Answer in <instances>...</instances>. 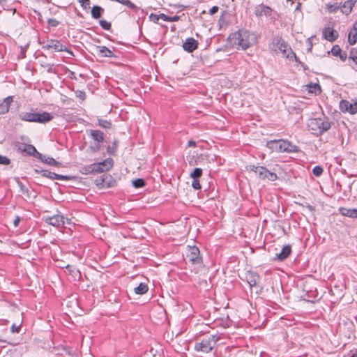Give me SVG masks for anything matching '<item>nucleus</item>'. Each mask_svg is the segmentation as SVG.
Instances as JSON below:
<instances>
[{"label":"nucleus","mask_w":357,"mask_h":357,"mask_svg":"<svg viewBox=\"0 0 357 357\" xmlns=\"http://www.w3.org/2000/svg\"><path fill=\"white\" fill-rule=\"evenodd\" d=\"M230 43L236 46L238 49L246 50L257 43V38L255 33L246 29H239L232 33L229 36Z\"/></svg>","instance_id":"nucleus-1"},{"label":"nucleus","mask_w":357,"mask_h":357,"mask_svg":"<svg viewBox=\"0 0 357 357\" xmlns=\"http://www.w3.org/2000/svg\"><path fill=\"white\" fill-rule=\"evenodd\" d=\"M271 46V49L273 51L276 52H280L284 57L290 60H292L294 58L296 61H298L296 54L282 36L279 35L274 36L272 39Z\"/></svg>","instance_id":"nucleus-2"},{"label":"nucleus","mask_w":357,"mask_h":357,"mask_svg":"<svg viewBox=\"0 0 357 357\" xmlns=\"http://www.w3.org/2000/svg\"><path fill=\"white\" fill-rule=\"evenodd\" d=\"M247 169L256 174L259 179H268L270 181H275L278 179L275 173L270 172L266 167L263 166L249 165Z\"/></svg>","instance_id":"nucleus-3"},{"label":"nucleus","mask_w":357,"mask_h":357,"mask_svg":"<svg viewBox=\"0 0 357 357\" xmlns=\"http://www.w3.org/2000/svg\"><path fill=\"white\" fill-rule=\"evenodd\" d=\"M309 128L316 132L317 135H321L324 132L328 131L331 126V123L327 120L321 118H315L310 120L308 123Z\"/></svg>","instance_id":"nucleus-4"},{"label":"nucleus","mask_w":357,"mask_h":357,"mask_svg":"<svg viewBox=\"0 0 357 357\" xmlns=\"http://www.w3.org/2000/svg\"><path fill=\"white\" fill-rule=\"evenodd\" d=\"M218 338L215 335H211L204 338L200 342L195 344V349L197 351L208 353L212 351L216 344Z\"/></svg>","instance_id":"nucleus-5"},{"label":"nucleus","mask_w":357,"mask_h":357,"mask_svg":"<svg viewBox=\"0 0 357 357\" xmlns=\"http://www.w3.org/2000/svg\"><path fill=\"white\" fill-rule=\"evenodd\" d=\"M186 256L192 264H202V257H201L200 251L197 246H188Z\"/></svg>","instance_id":"nucleus-6"},{"label":"nucleus","mask_w":357,"mask_h":357,"mask_svg":"<svg viewBox=\"0 0 357 357\" xmlns=\"http://www.w3.org/2000/svg\"><path fill=\"white\" fill-rule=\"evenodd\" d=\"M41 174L43 177L48 178L51 180H64V181H73L75 179V176H68V175H61L54 172H52L47 169H42L40 171Z\"/></svg>","instance_id":"nucleus-7"},{"label":"nucleus","mask_w":357,"mask_h":357,"mask_svg":"<svg viewBox=\"0 0 357 357\" xmlns=\"http://www.w3.org/2000/svg\"><path fill=\"white\" fill-rule=\"evenodd\" d=\"M43 48L47 50L52 49L55 52L67 51V47L61 44L60 41L57 40H48L47 44L43 46Z\"/></svg>","instance_id":"nucleus-8"},{"label":"nucleus","mask_w":357,"mask_h":357,"mask_svg":"<svg viewBox=\"0 0 357 357\" xmlns=\"http://www.w3.org/2000/svg\"><path fill=\"white\" fill-rule=\"evenodd\" d=\"M53 118L54 116L47 112H34L33 122L44 124L52 121Z\"/></svg>","instance_id":"nucleus-9"},{"label":"nucleus","mask_w":357,"mask_h":357,"mask_svg":"<svg viewBox=\"0 0 357 357\" xmlns=\"http://www.w3.org/2000/svg\"><path fill=\"white\" fill-rule=\"evenodd\" d=\"M95 183L99 188H103L114 186L116 181L112 178L111 176H106L105 177L100 179H96Z\"/></svg>","instance_id":"nucleus-10"},{"label":"nucleus","mask_w":357,"mask_h":357,"mask_svg":"<svg viewBox=\"0 0 357 357\" xmlns=\"http://www.w3.org/2000/svg\"><path fill=\"white\" fill-rule=\"evenodd\" d=\"M272 11L269 6L261 3L255 8V14L257 17H269L271 15Z\"/></svg>","instance_id":"nucleus-11"},{"label":"nucleus","mask_w":357,"mask_h":357,"mask_svg":"<svg viewBox=\"0 0 357 357\" xmlns=\"http://www.w3.org/2000/svg\"><path fill=\"white\" fill-rule=\"evenodd\" d=\"M198 47V42L193 38H188L183 44V48L187 52L191 53Z\"/></svg>","instance_id":"nucleus-12"},{"label":"nucleus","mask_w":357,"mask_h":357,"mask_svg":"<svg viewBox=\"0 0 357 357\" xmlns=\"http://www.w3.org/2000/svg\"><path fill=\"white\" fill-rule=\"evenodd\" d=\"M291 253V246L287 244L282 248L279 253H277L275 259L283 261H284Z\"/></svg>","instance_id":"nucleus-13"},{"label":"nucleus","mask_w":357,"mask_h":357,"mask_svg":"<svg viewBox=\"0 0 357 357\" xmlns=\"http://www.w3.org/2000/svg\"><path fill=\"white\" fill-rule=\"evenodd\" d=\"M46 222L54 227H60L63 225L64 217L62 215L56 214L46 219Z\"/></svg>","instance_id":"nucleus-14"},{"label":"nucleus","mask_w":357,"mask_h":357,"mask_svg":"<svg viewBox=\"0 0 357 357\" xmlns=\"http://www.w3.org/2000/svg\"><path fill=\"white\" fill-rule=\"evenodd\" d=\"M13 102L12 96H8L3 100H0V114H4L9 110L10 104Z\"/></svg>","instance_id":"nucleus-15"},{"label":"nucleus","mask_w":357,"mask_h":357,"mask_svg":"<svg viewBox=\"0 0 357 357\" xmlns=\"http://www.w3.org/2000/svg\"><path fill=\"white\" fill-rule=\"evenodd\" d=\"M96 165H98L100 168H97L98 169L100 170L98 172V173H101L103 172L109 171L110 169L112 168L114 165V160L111 158H108L105 159V160L97 163Z\"/></svg>","instance_id":"nucleus-16"},{"label":"nucleus","mask_w":357,"mask_h":357,"mask_svg":"<svg viewBox=\"0 0 357 357\" xmlns=\"http://www.w3.org/2000/svg\"><path fill=\"white\" fill-rule=\"evenodd\" d=\"M323 36L326 40L333 42L338 38V33L337 31L328 27L323 30Z\"/></svg>","instance_id":"nucleus-17"},{"label":"nucleus","mask_w":357,"mask_h":357,"mask_svg":"<svg viewBox=\"0 0 357 357\" xmlns=\"http://www.w3.org/2000/svg\"><path fill=\"white\" fill-rule=\"evenodd\" d=\"M330 53H331L334 56H338L342 61H345L347 58V52L342 51L337 45H335L332 47L331 50L328 52V54Z\"/></svg>","instance_id":"nucleus-18"},{"label":"nucleus","mask_w":357,"mask_h":357,"mask_svg":"<svg viewBox=\"0 0 357 357\" xmlns=\"http://www.w3.org/2000/svg\"><path fill=\"white\" fill-rule=\"evenodd\" d=\"M22 151L25 152L27 155L33 156L38 159L41 158L42 153H39L34 146L31 144H27L24 146L23 149H21Z\"/></svg>","instance_id":"nucleus-19"},{"label":"nucleus","mask_w":357,"mask_h":357,"mask_svg":"<svg viewBox=\"0 0 357 357\" xmlns=\"http://www.w3.org/2000/svg\"><path fill=\"white\" fill-rule=\"evenodd\" d=\"M245 277L250 287L256 286L257 281L259 279V275L252 271H248L245 273Z\"/></svg>","instance_id":"nucleus-20"},{"label":"nucleus","mask_w":357,"mask_h":357,"mask_svg":"<svg viewBox=\"0 0 357 357\" xmlns=\"http://www.w3.org/2000/svg\"><path fill=\"white\" fill-rule=\"evenodd\" d=\"M96 50H97V54L99 56L109 57V58L116 57V56L114 55L113 52H112L109 49H108L105 46H97Z\"/></svg>","instance_id":"nucleus-21"},{"label":"nucleus","mask_w":357,"mask_h":357,"mask_svg":"<svg viewBox=\"0 0 357 357\" xmlns=\"http://www.w3.org/2000/svg\"><path fill=\"white\" fill-rule=\"evenodd\" d=\"M96 168H100L98 165H96V163L91 164L90 165H86L84 167H82L80 169V172L82 174H98L99 169Z\"/></svg>","instance_id":"nucleus-22"},{"label":"nucleus","mask_w":357,"mask_h":357,"mask_svg":"<svg viewBox=\"0 0 357 357\" xmlns=\"http://www.w3.org/2000/svg\"><path fill=\"white\" fill-rule=\"evenodd\" d=\"M282 144H283V151L286 153H297L299 149L298 147L289 141L283 140L282 141Z\"/></svg>","instance_id":"nucleus-23"},{"label":"nucleus","mask_w":357,"mask_h":357,"mask_svg":"<svg viewBox=\"0 0 357 357\" xmlns=\"http://www.w3.org/2000/svg\"><path fill=\"white\" fill-rule=\"evenodd\" d=\"M90 137L96 142V143H101L104 141V133L98 130H91Z\"/></svg>","instance_id":"nucleus-24"},{"label":"nucleus","mask_w":357,"mask_h":357,"mask_svg":"<svg viewBox=\"0 0 357 357\" xmlns=\"http://www.w3.org/2000/svg\"><path fill=\"white\" fill-rule=\"evenodd\" d=\"M356 1L347 0L346 1L341 7V11L342 13L349 15L351 13L352 8L354 6Z\"/></svg>","instance_id":"nucleus-25"},{"label":"nucleus","mask_w":357,"mask_h":357,"mask_svg":"<svg viewBox=\"0 0 357 357\" xmlns=\"http://www.w3.org/2000/svg\"><path fill=\"white\" fill-rule=\"evenodd\" d=\"M39 160L45 163V164H47L49 165H51V166H54V167H62V165L61 162L55 160L52 157H46L45 155H43L42 154V157L41 158H39Z\"/></svg>","instance_id":"nucleus-26"},{"label":"nucleus","mask_w":357,"mask_h":357,"mask_svg":"<svg viewBox=\"0 0 357 357\" xmlns=\"http://www.w3.org/2000/svg\"><path fill=\"white\" fill-rule=\"evenodd\" d=\"M340 211L344 216L357 218V209L356 208H340Z\"/></svg>","instance_id":"nucleus-27"},{"label":"nucleus","mask_w":357,"mask_h":357,"mask_svg":"<svg viewBox=\"0 0 357 357\" xmlns=\"http://www.w3.org/2000/svg\"><path fill=\"white\" fill-rule=\"evenodd\" d=\"M105 10L100 6H93L91 8V16L94 19H99L101 17Z\"/></svg>","instance_id":"nucleus-28"},{"label":"nucleus","mask_w":357,"mask_h":357,"mask_svg":"<svg viewBox=\"0 0 357 357\" xmlns=\"http://www.w3.org/2000/svg\"><path fill=\"white\" fill-rule=\"evenodd\" d=\"M357 42V29L355 27H352L349 33L348 43L351 45H354Z\"/></svg>","instance_id":"nucleus-29"},{"label":"nucleus","mask_w":357,"mask_h":357,"mask_svg":"<svg viewBox=\"0 0 357 357\" xmlns=\"http://www.w3.org/2000/svg\"><path fill=\"white\" fill-rule=\"evenodd\" d=\"M149 290L148 285L146 283L141 282L137 287L134 289V292L136 294L143 295L146 294Z\"/></svg>","instance_id":"nucleus-30"},{"label":"nucleus","mask_w":357,"mask_h":357,"mask_svg":"<svg viewBox=\"0 0 357 357\" xmlns=\"http://www.w3.org/2000/svg\"><path fill=\"white\" fill-rule=\"evenodd\" d=\"M20 119L24 121L33 122L34 112H22L20 114Z\"/></svg>","instance_id":"nucleus-31"},{"label":"nucleus","mask_w":357,"mask_h":357,"mask_svg":"<svg viewBox=\"0 0 357 357\" xmlns=\"http://www.w3.org/2000/svg\"><path fill=\"white\" fill-rule=\"evenodd\" d=\"M118 144H119V141L118 140H114L112 142V146H107V152L109 155H114L116 154V149H117Z\"/></svg>","instance_id":"nucleus-32"},{"label":"nucleus","mask_w":357,"mask_h":357,"mask_svg":"<svg viewBox=\"0 0 357 357\" xmlns=\"http://www.w3.org/2000/svg\"><path fill=\"white\" fill-rule=\"evenodd\" d=\"M202 172H203L201 168L196 167L190 173V176L192 179H199V178L202 176Z\"/></svg>","instance_id":"nucleus-33"},{"label":"nucleus","mask_w":357,"mask_h":357,"mask_svg":"<svg viewBox=\"0 0 357 357\" xmlns=\"http://www.w3.org/2000/svg\"><path fill=\"white\" fill-rule=\"evenodd\" d=\"M309 92L314 93V94H319L321 92V86L319 84H313L309 85Z\"/></svg>","instance_id":"nucleus-34"},{"label":"nucleus","mask_w":357,"mask_h":357,"mask_svg":"<svg viewBox=\"0 0 357 357\" xmlns=\"http://www.w3.org/2000/svg\"><path fill=\"white\" fill-rule=\"evenodd\" d=\"M278 144H279V139L278 140L274 139V140H271V141L267 142L266 146L272 151H277L278 148Z\"/></svg>","instance_id":"nucleus-35"},{"label":"nucleus","mask_w":357,"mask_h":357,"mask_svg":"<svg viewBox=\"0 0 357 357\" xmlns=\"http://www.w3.org/2000/svg\"><path fill=\"white\" fill-rule=\"evenodd\" d=\"M146 185L144 179L139 178L132 181V186L135 188H141Z\"/></svg>","instance_id":"nucleus-36"},{"label":"nucleus","mask_w":357,"mask_h":357,"mask_svg":"<svg viewBox=\"0 0 357 357\" xmlns=\"http://www.w3.org/2000/svg\"><path fill=\"white\" fill-rule=\"evenodd\" d=\"M349 105H350V102L349 100H342L340 102V105H339L340 109L341 110L342 112H344V113L347 112Z\"/></svg>","instance_id":"nucleus-37"},{"label":"nucleus","mask_w":357,"mask_h":357,"mask_svg":"<svg viewBox=\"0 0 357 357\" xmlns=\"http://www.w3.org/2000/svg\"><path fill=\"white\" fill-rule=\"evenodd\" d=\"M98 125L106 129H109L112 127V123L109 121L104 120V119H99L98 120Z\"/></svg>","instance_id":"nucleus-38"},{"label":"nucleus","mask_w":357,"mask_h":357,"mask_svg":"<svg viewBox=\"0 0 357 357\" xmlns=\"http://www.w3.org/2000/svg\"><path fill=\"white\" fill-rule=\"evenodd\" d=\"M99 24L102 27V29L107 31H109L112 27L111 23L106 21L105 20H100L99 21Z\"/></svg>","instance_id":"nucleus-39"},{"label":"nucleus","mask_w":357,"mask_h":357,"mask_svg":"<svg viewBox=\"0 0 357 357\" xmlns=\"http://www.w3.org/2000/svg\"><path fill=\"white\" fill-rule=\"evenodd\" d=\"M326 8L330 13H335L340 9V6L337 3L327 4Z\"/></svg>","instance_id":"nucleus-40"},{"label":"nucleus","mask_w":357,"mask_h":357,"mask_svg":"<svg viewBox=\"0 0 357 357\" xmlns=\"http://www.w3.org/2000/svg\"><path fill=\"white\" fill-rule=\"evenodd\" d=\"M347 112H349L351 114H354L357 113V101H355L354 102H351L349 105V109Z\"/></svg>","instance_id":"nucleus-41"},{"label":"nucleus","mask_w":357,"mask_h":357,"mask_svg":"<svg viewBox=\"0 0 357 357\" xmlns=\"http://www.w3.org/2000/svg\"><path fill=\"white\" fill-rule=\"evenodd\" d=\"M122 4L127 6L128 8L137 11L140 8H138L136 5H135L133 3H132L130 0H123V3Z\"/></svg>","instance_id":"nucleus-42"},{"label":"nucleus","mask_w":357,"mask_h":357,"mask_svg":"<svg viewBox=\"0 0 357 357\" xmlns=\"http://www.w3.org/2000/svg\"><path fill=\"white\" fill-rule=\"evenodd\" d=\"M349 58L351 59L356 64H357V50L355 48L351 49L349 53Z\"/></svg>","instance_id":"nucleus-43"},{"label":"nucleus","mask_w":357,"mask_h":357,"mask_svg":"<svg viewBox=\"0 0 357 357\" xmlns=\"http://www.w3.org/2000/svg\"><path fill=\"white\" fill-rule=\"evenodd\" d=\"M323 172H324L323 168L319 165L315 166L312 169V173L315 176H320L322 174Z\"/></svg>","instance_id":"nucleus-44"},{"label":"nucleus","mask_w":357,"mask_h":357,"mask_svg":"<svg viewBox=\"0 0 357 357\" xmlns=\"http://www.w3.org/2000/svg\"><path fill=\"white\" fill-rule=\"evenodd\" d=\"M144 357H160V356L158 354L156 350L151 349L150 351H146L144 354Z\"/></svg>","instance_id":"nucleus-45"},{"label":"nucleus","mask_w":357,"mask_h":357,"mask_svg":"<svg viewBox=\"0 0 357 357\" xmlns=\"http://www.w3.org/2000/svg\"><path fill=\"white\" fill-rule=\"evenodd\" d=\"M100 143H95L93 145H91L89 147L88 150L91 152L95 153L100 150Z\"/></svg>","instance_id":"nucleus-46"},{"label":"nucleus","mask_w":357,"mask_h":357,"mask_svg":"<svg viewBox=\"0 0 357 357\" xmlns=\"http://www.w3.org/2000/svg\"><path fill=\"white\" fill-rule=\"evenodd\" d=\"M47 24L52 27H56L59 24V22L56 19L50 18L47 20Z\"/></svg>","instance_id":"nucleus-47"},{"label":"nucleus","mask_w":357,"mask_h":357,"mask_svg":"<svg viewBox=\"0 0 357 357\" xmlns=\"http://www.w3.org/2000/svg\"><path fill=\"white\" fill-rule=\"evenodd\" d=\"M192 187L195 190H200L202 188V185L199 183V179H192Z\"/></svg>","instance_id":"nucleus-48"},{"label":"nucleus","mask_w":357,"mask_h":357,"mask_svg":"<svg viewBox=\"0 0 357 357\" xmlns=\"http://www.w3.org/2000/svg\"><path fill=\"white\" fill-rule=\"evenodd\" d=\"M10 163V160L3 155H0V165H8Z\"/></svg>","instance_id":"nucleus-49"},{"label":"nucleus","mask_w":357,"mask_h":357,"mask_svg":"<svg viewBox=\"0 0 357 357\" xmlns=\"http://www.w3.org/2000/svg\"><path fill=\"white\" fill-rule=\"evenodd\" d=\"M17 184L20 187V191L22 193H29V189L20 181H17Z\"/></svg>","instance_id":"nucleus-50"},{"label":"nucleus","mask_w":357,"mask_h":357,"mask_svg":"<svg viewBox=\"0 0 357 357\" xmlns=\"http://www.w3.org/2000/svg\"><path fill=\"white\" fill-rule=\"evenodd\" d=\"M21 326H17L16 324H13L10 328V331L13 333H18L20 331Z\"/></svg>","instance_id":"nucleus-51"},{"label":"nucleus","mask_w":357,"mask_h":357,"mask_svg":"<svg viewBox=\"0 0 357 357\" xmlns=\"http://www.w3.org/2000/svg\"><path fill=\"white\" fill-rule=\"evenodd\" d=\"M75 93H76V96L82 100H84L86 98L85 92H84L82 91L78 90L75 92Z\"/></svg>","instance_id":"nucleus-52"},{"label":"nucleus","mask_w":357,"mask_h":357,"mask_svg":"<svg viewBox=\"0 0 357 357\" xmlns=\"http://www.w3.org/2000/svg\"><path fill=\"white\" fill-rule=\"evenodd\" d=\"M149 18L151 21H153L155 23H157L158 21L160 20L159 15L151 13L149 16Z\"/></svg>","instance_id":"nucleus-53"},{"label":"nucleus","mask_w":357,"mask_h":357,"mask_svg":"<svg viewBox=\"0 0 357 357\" xmlns=\"http://www.w3.org/2000/svg\"><path fill=\"white\" fill-rule=\"evenodd\" d=\"M79 1L84 9H86L90 4V0H79Z\"/></svg>","instance_id":"nucleus-54"},{"label":"nucleus","mask_w":357,"mask_h":357,"mask_svg":"<svg viewBox=\"0 0 357 357\" xmlns=\"http://www.w3.org/2000/svg\"><path fill=\"white\" fill-rule=\"evenodd\" d=\"M219 10V8L217 6H213L210 10H209V12L208 13L211 15L215 14L216 13H218Z\"/></svg>","instance_id":"nucleus-55"},{"label":"nucleus","mask_w":357,"mask_h":357,"mask_svg":"<svg viewBox=\"0 0 357 357\" xmlns=\"http://www.w3.org/2000/svg\"><path fill=\"white\" fill-rule=\"evenodd\" d=\"M180 20V16L178 15H174V16H172V17H168V22H177Z\"/></svg>","instance_id":"nucleus-56"},{"label":"nucleus","mask_w":357,"mask_h":357,"mask_svg":"<svg viewBox=\"0 0 357 357\" xmlns=\"http://www.w3.org/2000/svg\"><path fill=\"white\" fill-rule=\"evenodd\" d=\"M45 66L47 68V71L49 73H55L54 69H53L54 64L47 63Z\"/></svg>","instance_id":"nucleus-57"},{"label":"nucleus","mask_w":357,"mask_h":357,"mask_svg":"<svg viewBox=\"0 0 357 357\" xmlns=\"http://www.w3.org/2000/svg\"><path fill=\"white\" fill-rule=\"evenodd\" d=\"M282 141H283V139H279V144H278V148L277 150L278 152H280V153L284 152L283 144H282Z\"/></svg>","instance_id":"nucleus-58"},{"label":"nucleus","mask_w":357,"mask_h":357,"mask_svg":"<svg viewBox=\"0 0 357 357\" xmlns=\"http://www.w3.org/2000/svg\"><path fill=\"white\" fill-rule=\"evenodd\" d=\"M168 17L169 16H167L163 13L159 14L160 20H162L163 21H165V22H168Z\"/></svg>","instance_id":"nucleus-59"},{"label":"nucleus","mask_w":357,"mask_h":357,"mask_svg":"<svg viewBox=\"0 0 357 357\" xmlns=\"http://www.w3.org/2000/svg\"><path fill=\"white\" fill-rule=\"evenodd\" d=\"M188 146L189 147H195L196 146V142L193 140L188 141Z\"/></svg>","instance_id":"nucleus-60"},{"label":"nucleus","mask_w":357,"mask_h":357,"mask_svg":"<svg viewBox=\"0 0 357 357\" xmlns=\"http://www.w3.org/2000/svg\"><path fill=\"white\" fill-rule=\"evenodd\" d=\"M20 221V218L19 216H17L13 222L14 225L15 227L18 226Z\"/></svg>","instance_id":"nucleus-61"},{"label":"nucleus","mask_w":357,"mask_h":357,"mask_svg":"<svg viewBox=\"0 0 357 357\" xmlns=\"http://www.w3.org/2000/svg\"><path fill=\"white\" fill-rule=\"evenodd\" d=\"M69 77L72 79H77L76 77H75V73L73 72V71H70V76Z\"/></svg>","instance_id":"nucleus-62"},{"label":"nucleus","mask_w":357,"mask_h":357,"mask_svg":"<svg viewBox=\"0 0 357 357\" xmlns=\"http://www.w3.org/2000/svg\"><path fill=\"white\" fill-rule=\"evenodd\" d=\"M66 52L67 53H68V54H69V55H70V56H75V55H74V53L73 52V51H72V50H70V49H68V47H67V51H66Z\"/></svg>","instance_id":"nucleus-63"},{"label":"nucleus","mask_w":357,"mask_h":357,"mask_svg":"<svg viewBox=\"0 0 357 357\" xmlns=\"http://www.w3.org/2000/svg\"><path fill=\"white\" fill-rule=\"evenodd\" d=\"M350 357H357V351L352 353Z\"/></svg>","instance_id":"nucleus-64"}]
</instances>
